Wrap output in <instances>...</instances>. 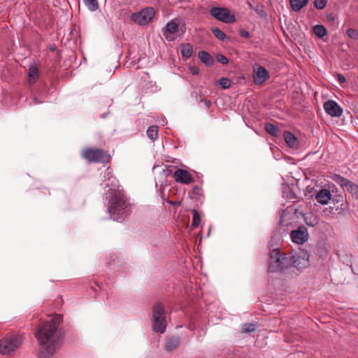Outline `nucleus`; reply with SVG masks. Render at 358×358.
<instances>
[{
	"label": "nucleus",
	"mask_w": 358,
	"mask_h": 358,
	"mask_svg": "<svg viewBox=\"0 0 358 358\" xmlns=\"http://www.w3.org/2000/svg\"><path fill=\"white\" fill-rule=\"evenodd\" d=\"M62 322V315L55 314L41 323L35 332L39 345V358H49L61 345L63 340Z\"/></svg>",
	"instance_id": "1"
},
{
	"label": "nucleus",
	"mask_w": 358,
	"mask_h": 358,
	"mask_svg": "<svg viewBox=\"0 0 358 358\" xmlns=\"http://www.w3.org/2000/svg\"><path fill=\"white\" fill-rule=\"evenodd\" d=\"M268 271L269 273L280 275L285 280L296 275V273L292 271V259L289 258V254L282 252L278 248L273 249L270 252Z\"/></svg>",
	"instance_id": "2"
},
{
	"label": "nucleus",
	"mask_w": 358,
	"mask_h": 358,
	"mask_svg": "<svg viewBox=\"0 0 358 358\" xmlns=\"http://www.w3.org/2000/svg\"><path fill=\"white\" fill-rule=\"evenodd\" d=\"M110 219L114 221L124 220L131 212V205L123 192L115 193L105 197Z\"/></svg>",
	"instance_id": "3"
},
{
	"label": "nucleus",
	"mask_w": 358,
	"mask_h": 358,
	"mask_svg": "<svg viewBox=\"0 0 358 358\" xmlns=\"http://www.w3.org/2000/svg\"><path fill=\"white\" fill-rule=\"evenodd\" d=\"M151 322L153 331L161 334L166 331L167 327L166 312L161 303H156L153 306Z\"/></svg>",
	"instance_id": "4"
},
{
	"label": "nucleus",
	"mask_w": 358,
	"mask_h": 358,
	"mask_svg": "<svg viewBox=\"0 0 358 358\" xmlns=\"http://www.w3.org/2000/svg\"><path fill=\"white\" fill-rule=\"evenodd\" d=\"M22 342L19 335L7 336L0 340V354L10 355L15 351Z\"/></svg>",
	"instance_id": "5"
},
{
	"label": "nucleus",
	"mask_w": 358,
	"mask_h": 358,
	"mask_svg": "<svg viewBox=\"0 0 358 358\" xmlns=\"http://www.w3.org/2000/svg\"><path fill=\"white\" fill-rule=\"evenodd\" d=\"M103 180L101 186L105 189L106 196H110L115 193L120 192L119 191V182L116 178L113 175L112 172L108 168L103 176Z\"/></svg>",
	"instance_id": "6"
},
{
	"label": "nucleus",
	"mask_w": 358,
	"mask_h": 358,
	"mask_svg": "<svg viewBox=\"0 0 358 358\" xmlns=\"http://www.w3.org/2000/svg\"><path fill=\"white\" fill-rule=\"evenodd\" d=\"M82 156L90 162L106 163L109 160L110 156L103 150L97 148H86L83 150Z\"/></svg>",
	"instance_id": "7"
},
{
	"label": "nucleus",
	"mask_w": 358,
	"mask_h": 358,
	"mask_svg": "<svg viewBox=\"0 0 358 358\" xmlns=\"http://www.w3.org/2000/svg\"><path fill=\"white\" fill-rule=\"evenodd\" d=\"M289 258L292 259V271L296 273V270L305 268L309 266L310 255L306 250H301L298 252L289 254Z\"/></svg>",
	"instance_id": "8"
},
{
	"label": "nucleus",
	"mask_w": 358,
	"mask_h": 358,
	"mask_svg": "<svg viewBox=\"0 0 358 358\" xmlns=\"http://www.w3.org/2000/svg\"><path fill=\"white\" fill-rule=\"evenodd\" d=\"M155 15V10L152 7H145L141 11L134 13L131 20L140 26H145L150 23Z\"/></svg>",
	"instance_id": "9"
},
{
	"label": "nucleus",
	"mask_w": 358,
	"mask_h": 358,
	"mask_svg": "<svg viewBox=\"0 0 358 358\" xmlns=\"http://www.w3.org/2000/svg\"><path fill=\"white\" fill-rule=\"evenodd\" d=\"M210 14L217 20L227 24L236 20L235 16L227 8L212 7L210 9Z\"/></svg>",
	"instance_id": "10"
},
{
	"label": "nucleus",
	"mask_w": 358,
	"mask_h": 358,
	"mask_svg": "<svg viewBox=\"0 0 358 358\" xmlns=\"http://www.w3.org/2000/svg\"><path fill=\"white\" fill-rule=\"evenodd\" d=\"M269 78V72L264 66L259 64H255L253 66L252 78L256 85H262Z\"/></svg>",
	"instance_id": "11"
},
{
	"label": "nucleus",
	"mask_w": 358,
	"mask_h": 358,
	"mask_svg": "<svg viewBox=\"0 0 358 358\" xmlns=\"http://www.w3.org/2000/svg\"><path fill=\"white\" fill-rule=\"evenodd\" d=\"M289 236L294 243L303 245L308 240L309 234L305 226L300 225L290 232Z\"/></svg>",
	"instance_id": "12"
},
{
	"label": "nucleus",
	"mask_w": 358,
	"mask_h": 358,
	"mask_svg": "<svg viewBox=\"0 0 358 358\" xmlns=\"http://www.w3.org/2000/svg\"><path fill=\"white\" fill-rule=\"evenodd\" d=\"M179 20L177 18L171 20L162 29L163 35L169 41H173L176 38V34L179 31Z\"/></svg>",
	"instance_id": "13"
},
{
	"label": "nucleus",
	"mask_w": 358,
	"mask_h": 358,
	"mask_svg": "<svg viewBox=\"0 0 358 358\" xmlns=\"http://www.w3.org/2000/svg\"><path fill=\"white\" fill-rule=\"evenodd\" d=\"M49 89L46 85H42L32 92V98L29 104L31 106L44 103L48 97Z\"/></svg>",
	"instance_id": "14"
},
{
	"label": "nucleus",
	"mask_w": 358,
	"mask_h": 358,
	"mask_svg": "<svg viewBox=\"0 0 358 358\" xmlns=\"http://www.w3.org/2000/svg\"><path fill=\"white\" fill-rule=\"evenodd\" d=\"M324 109L331 117H340L343 113L341 107L333 100H328L324 102Z\"/></svg>",
	"instance_id": "15"
},
{
	"label": "nucleus",
	"mask_w": 358,
	"mask_h": 358,
	"mask_svg": "<svg viewBox=\"0 0 358 358\" xmlns=\"http://www.w3.org/2000/svg\"><path fill=\"white\" fill-rule=\"evenodd\" d=\"M337 177L339 179L338 182H340L341 186L343 188H345L352 196L358 199V185L342 176H337Z\"/></svg>",
	"instance_id": "16"
},
{
	"label": "nucleus",
	"mask_w": 358,
	"mask_h": 358,
	"mask_svg": "<svg viewBox=\"0 0 358 358\" xmlns=\"http://www.w3.org/2000/svg\"><path fill=\"white\" fill-rule=\"evenodd\" d=\"M173 178L176 182L182 184H189L192 182L191 175L184 169H177L173 173Z\"/></svg>",
	"instance_id": "17"
},
{
	"label": "nucleus",
	"mask_w": 358,
	"mask_h": 358,
	"mask_svg": "<svg viewBox=\"0 0 358 358\" xmlns=\"http://www.w3.org/2000/svg\"><path fill=\"white\" fill-rule=\"evenodd\" d=\"M180 337L178 336H172L166 340L164 349L166 352H171L175 350L180 344Z\"/></svg>",
	"instance_id": "18"
},
{
	"label": "nucleus",
	"mask_w": 358,
	"mask_h": 358,
	"mask_svg": "<svg viewBox=\"0 0 358 358\" xmlns=\"http://www.w3.org/2000/svg\"><path fill=\"white\" fill-rule=\"evenodd\" d=\"M315 199L318 203L325 205L331 200V194L329 189H322L317 192Z\"/></svg>",
	"instance_id": "19"
},
{
	"label": "nucleus",
	"mask_w": 358,
	"mask_h": 358,
	"mask_svg": "<svg viewBox=\"0 0 358 358\" xmlns=\"http://www.w3.org/2000/svg\"><path fill=\"white\" fill-rule=\"evenodd\" d=\"M283 136L285 141L289 148L296 149L299 147V140L292 132L285 131Z\"/></svg>",
	"instance_id": "20"
},
{
	"label": "nucleus",
	"mask_w": 358,
	"mask_h": 358,
	"mask_svg": "<svg viewBox=\"0 0 358 358\" xmlns=\"http://www.w3.org/2000/svg\"><path fill=\"white\" fill-rule=\"evenodd\" d=\"M29 83H34L39 77V69L36 65H31L28 72Z\"/></svg>",
	"instance_id": "21"
},
{
	"label": "nucleus",
	"mask_w": 358,
	"mask_h": 358,
	"mask_svg": "<svg viewBox=\"0 0 358 358\" xmlns=\"http://www.w3.org/2000/svg\"><path fill=\"white\" fill-rule=\"evenodd\" d=\"M199 57L200 60L206 66H212L214 64V59L206 51L202 50L199 52Z\"/></svg>",
	"instance_id": "22"
},
{
	"label": "nucleus",
	"mask_w": 358,
	"mask_h": 358,
	"mask_svg": "<svg viewBox=\"0 0 358 358\" xmlns=\"http://www.w3.org/2000/svg\"><path fill=\"white\" fill-rule=\"evenodd\" d=\"M319 217L313 213H306L304 215V222L310 227H315L319 224Z\"/></svg>",
	"instance_id": "23"
},
{
	"label": "nucleus",
	"mask_w": 358,
	"mask_h": 358,
	"mask_svg": "<svg viewBox=\"0 0 358 358\" xmlns=\"http://www.w3.org/2000/svg\"><path fill=\"white\" fill-rule=\"evenodd\" d=\"M193 48L189 43H185L180 45V53L185 59H189L192 55Z\"/></svg>",
	"instance_id": "24"
},
{
	"label": "nucleus",
	"mask_w": 358,
	"mask_h": 358,
	"mask_svg": "<svg viewBox=\"0 0 358 358\" xmlns=\"http://www.w3.org/2000/svg\"><path fill=\"white\" fill-rule=\"evenodd\" d=\"M308 0H289L291 8L295 12L299 11L308 3Z\"/></svg>",
	"instance_id": "25"
},
{
	"label": "nucleus",
	"mask_w": 358,
	"mask_h": 358,
	"mask_svg": "<svg viewBox=\"0 0 358 358\" xmlns=\"http://www.w3.org/2000/svg\"><path fill=\"white\" fill-rule=\"evenodd\" d=\"M313 32L320 38H322L327 35V30L322 24H316L313 27Z\"/></svg>",
	"instance_id": "26"
},
{
	"label": "nucleus",
	"mask_w": 358,
	"mask_h": 358,
	"mask_svg": "<svg viewBox=\"0 0 358 358\" xmlns=\"http://www.w3.org/2000/svg\"><path fill=\"white\" fill-rule=\"evenodd\" d=\"M264 129L268 134L272 136L277 137L279 136V129L274 124L267 122L264 125Z\"/></svg>",
	"instance_id": "27"
},
{
	"label": "nucleus",
	"mask_w": 358,
	"mask_h": 358,
	"mask_svg": "<svg viewBox=\"0 0 358 358\" xmlns=\"http://www.w3.org/2000/svg\"><path fill=\"white\" fill-rule=\"evenodd\" d=\"M147 136L152 141L158 138V127L156 125L150 126L147 129Z\"/></svg>",
	"instance_id": "28"
},
{
	"label": "nucleus",
	"mask_w": 358,
	"mask_h": 358,
	"mask_svg": "<svg viewBox=\"0 0 358 358\" xmlns=\"http://www.w3.org/2000/svg\"><path fill=\"white\" fill-rule=\"evenodd\" d=\"M86 7L90 11H95L99 8V3L97 0H84Z\"/></svg>",
	"instance_id": "29"
},
{
	"label": "nucleus",
	"mask_w": 358,
	"mask_h": 358,
	"mask_svg": "<svg viewBox=\"0 0 358 358\" xmlns=\"http://www.w3.org/2000/svg\"><path fill=\"white\" fill-rule=\"evenodd\" d=\"M192 215H193V220H192V226L194 228H196L201 222V215H200L199 213L196 210H192Z\"/></svg>",
	"instance_id": "30"
},
{
	"label": "nucleus",
	"mask_w": 358,
	"mask_h": 358,
	"mask_svg": "<svg viewBox=\"0 0 358 358\" xmlns=\"http://www.w3.org/2000/svg\"><path fill=\"white\" fill-rule=\"evenodd\" d=\"M211 31L215 38L220 41H224L226 38L225 34L217 27H213Z\"/></svg>",
	"instance_id": "31"
},
{
	"label": "nucleus",
	"mask_w": 358,
	"mask_h": 358,
	"mask_svg": "<svg viewBox=\"0 0 358 358\" xmlns=\"http://www.w3.org/2000/svg\"><path fill=\"white\" fill-rule=\"evenodd\" d=\"M219 85L224 90L229 89L231 85V81L228 78H222L218 80Z\"/></svg>",
	"instance_id": "32"
},
{
	"label": "nucleus",
	"mask_w": 358,
	"mask_h": 358,
	"mask_svg": "<svg viewBox=\"0 0 358 358\" xmlns=\"http://www.w3.org/2000/svg\"><path fill=\"white\" fill-rule=\"evenodd\" d=\"M256 330V325L252 323H245L242 327L243 333H251Z\"/></svg>",
	"instance_id": "33"
},
{
	"label": "nucleus",
	"mask_w": 358,
	"mask_h": 358,
	"mask_svg": "<svg viewBox=\"0 0 358 358\" xmlns=\"http://www.w3.org/2000/svg\"><path fill=\"white\" fill-rule=\"evenodd\" d=\"M317 253L322 259H325L327 256V251L323 243L317 245Z\"/></svg>",
	"instance_id": "34"
},
{
	"label": "nucleus",
	"mask_w": 358,
	"mask_h": 358,
	"mask_svg": "<svg viewBox=\"0 0 358 358\" xmlns=\"http://www.w3.org/2000/svg\"><path fill=\"white\" fill-rule=\"evenodd\" d=\"M326 5H327L326 0H315L314 1V6L318 10L323 9L326 6Z\"/></svg>",
	"instance_id": "35"
},
{
	"label": "nucleus",
	"mask_w": 358,
	"mask_h": 358,
	"mask_svg": "<svg viewBox=\"0 0 358 358\" xmlns=\"http://www.w3.org/2000/svg\"><path fill=\"white\" fill-rule=\"evenodd\" d=\"M346 32H347V35L350 38L355 39V40L358 38V33L355 29L349 28L347 29Z\"/></svg>",
	"instance_id": "36"
},
{
	"label": "nucleus",
	"mask_w": 358,
	"mask_h": 358,
	"mask_svg": "<svg viewBox=\"0 0 358 358\" xmlns=\"http://www.w3.org/2000/svg\"><path fill=\"white\" fill-rule=\"evenodd\" d=\"M216 59L218 62L222 64H227L229 62L227 57L222 54H218L216 57Z\"/></svg>",
	"instance_id": "37"
},
{
	"label": "nucleus",
	"mask_w": 358,
	"mask_h": 358,
	"mask_svg": "<svg viewBox=\"0 0 358 358\" xmlns=\"http://www.w3.org/2000/svg\"><path fill=\"white\" fill-rule=\"evenodd\" d=\"M190 71L192 73V75H198L199 73V69L196 66H191Z\"/></svg>",
	"instance_id": "38"
},
{
	"label": "nucleus",
	"mask_w": 358,
	"mask_h": 358,
	"mask_svg": "<svg viewBox=\"0 0 358 358\" xmlns=\"http://www.w3.org/2000/svg\"><path fill=\"white\" fill-rule=\"evenodd\" d=\"M240 35L243 38H248L250 36V33L246 30H241L240 31Z\"/></svg>",
	"instance_id": "39"
},
{
	"label": "nucleus",
	"mask_w": 358,
	"mask_h": 358,
	"mask_svg": "<svg viewBox=\"0 0 358 358\" xmlns=\"http://www.w3.org/2000/svg\"><path fill=\"white\" fill-rule=\"evenodd\" d=\"M193 193L195 194H200L201 193V189L199 186L197 185H195L193 188Z\"/></svg>",
	"instance_id": "40"
},
{
	"label": "nucleus",
	"mask_w": 358,
	"mask_h": 358,
	"mask_svg": "<svg viewBox=\"0 0 358 358\" xmlns=\"http://www.w3.org/2000/svg\"><path fill=\"white\" fill-rule=\"evenodd\" d=\"M201 101L204 103L205 106L206 108H209L210 107L211 101L210 100H208V99H203Z\"/></svg>",
	"instance_id": "41"
},
{
	"label": "nucleus",
	"mask_w": 358,
	"mask_h": 358,
	"mask_svg": "<svg viewBox=\"0 0 358 358\" xmlns=\"http://www.w3.org/2000/svg\"><path fill=\"white\" fill-rule=\"evenodd\" d=\"M338 81H339L340 83H345V77H344L343 75H341V74H338Z\"/></svg>",
	"instance_id": "42"
},
{
	"label": "nucleus",
	"mask_w": 358,
	"mask_h": 358,
	"mask_svg": "<svg viewBox=\"0 0 358 358\" xmlns=\"http://www.w3.org/2000/svg\"><path fill=\"white\" fill-rule=\"evenodd\" d=\"M248 6H250V8H252V9L255 10V11H256V12H258L257 9V8H254V6H253V5H252L250 2H249V1H248Z\"/></svg>",
	"instance_id": "43"
},
{
	"label": "nucleus",
	"mask_w": 358,
	"mask_h": 358,
	"mask_svg": "<svg viewBox=\"0 0 358 358\" xmlns=\"http://www.w3.org/2000/svg\"><path fill=\"white\" fill-rule=\"evenodd\" d=\"M162 124H166V121L165 120V119H162Z\"/></svg>",
	"instance_id": "44"
},
{
	"label": "nucleus",
	"mask_w": 358,
	"mask_h": 358,
	"mask_svg": "<svg viewBox=\"0 0 358 358\" xmlns=\"http://www.w3.org/2000/svg\"><path fill=\"white\" fill-rule=\"evenodd\" d=\"M357 119H358V117H357Z\"/></svg>",
	"instance_id": "45"
}]
</instances>
